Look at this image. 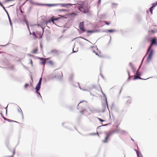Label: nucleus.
Wrapping results in <instances>:
<instances>
[{
  "label": "nucleus",
  "mask_w": 157,
  "mask_h": 157,
  "mask_svg": "<svg viewBox=\"0 0 157 157\" xmlns=\"http://www.w3.org/2000/svg\"><path fill=\"white\" fill-rule=\"evenodd\" d=\"M70 14L71 15L75 17L77 15V14L75 13H71Z\"/></svg>",
  "instance_id": "26"
},
{
  "label": "nucleus",
  "mask_w": 157,
  "mask_h": 157,
  "mask_svg": "<svg viewBox=\"0 0 157 157\" xmlns=\"http://www.w3.org/2000/svg\"><path fill=\"white\" fill-rule=\"evenodd\" d=\"M61 6L63 7H67L69 6H71L73 5V4H71L67 3V4H64V3H61L59 4Z\"/></svg>",
  "instance_id": "11"
},
{
  "label": "nucleus",
  "mask_w": 157,
  "mask_h": 157,
  "mask_svg": "<svg viewBox=\"0 0 157 157\" xmlns=\"http://www.w3.org/2000/svg\"><path fill=\"white\" fill-rule=\"evenodd\" d=\"M46 5L47 6H49V4H46Z\"/></svg>",
  "instance_id": "42"
},
{
  "label": "nucleus",
  "mask_w": 157,
  "mask_h": 157,
  "mask_svg": "<svg viewBox=\"0 0 157 157\" xmlns=\"http://www.w3.org/2000/svg\"><path fill=\"white\" fill-rule=\"evenodd\" d=\"M115 132L117 133H119L121 134H125L126 133V131L123 130H121L119 128H118L115 130Z\"/></svg>",
  "instance_id": "6"
},
{
  "label": "nucleus",
  "mask_w": 157,
  "mask_h": 157,
  "mask_svg": "<svg viewBox=\"0 0 157 157\" xmlns=\"http://www.w3.org/2000/svg\"><path fill=\"white\" fill-rule=\"evenodd\" d=\"M155 33V31L153 30L149 31L148 32L149 34L151 35L152 34L154 33Z\"/></svg>",
  "instance_id": "17"
},
{
  "label": "nucleus",
  "mask_w": 157,
  "mask_h": 157,
  "mask_svg": "<svg viewBox=\"0 0 157 157\" xmlns=\"http://www.w3.org/2000/svg\"><path fill=\"white\" fill-rule=\"evenodd\" d=\"M3 118L5 120H6V119H7V118H5V117H3Z\"/></svg>",
  "instance_id": "36"
},
{
  "label": "nucleus",
  "mask_w": 157,
  "mask_h": 157,
  "mask_svg": "<svg viewBox=\"0 0 157 157\" xmlns=\"http://www.w3.org/2000/svg\"><path fill=\"white\" fill-rule=\"evenodd\" d=\"M29 85L28 84H26L25 85V87L26 88L27 86H28Z\"/></svg>",
  "instance_id": "34"
},
{
  "label": "nucleus",
  "mask_w": 157,
  "mask_h": 157,
  "mask_svg": "<svg viewBox=\"0 0 157 157\" xmlns=\"http://www.w3.org/2000/svg\"><path fill=\"white\" fill-rule=\"evenodd\" d=\"M42 80V78L41 77L40 78L39 82L36 85L35 90H36V92L37 93H38V92L40 90V85L41 84V82Z\"/></svg>",
  "instance_id": "3"
},
{
  "label": "nucleus",
  "mask_w": 157,
  "mask_h": 157,
  "mask_svg": "<svg viewBox=\"0 0 157 157\" xmlns=\"http://www.w3.org/2000/svg\"><path fill=\"white\" fill-rule=\"evenodd\" d=\"M32 35H33V36H34V38H33L34 39V40L36 39L37 37H36V36L35 33L34 32H33V33H32Z\"/></svg>",
  "instance_id": "19"
},
{
  "label": "nucleus",
  "mask_w": 157,
  "mask_h": 157,
  "mask_svg": "<svg viewBox=\"0 0 157 157\" xmlns=\"http://www.w3.org/2000/svg\"><path fill=\"white\" fill-rule=\"evenodd\" d=\"M115 132V131H109L106 133V136L109 137L110 136L112 135V134L114 133Z\"/></svg>",
  "instance_id": "12"
},
{
  "label": "nucleus",
  "mask_w": 157,
  "mask_h": 157,
  "mask_svg": "<svg viewBox=\"0 0 157 157\" xmlns=\"http://www.w3.org/2000/svg\"><path fill=\"white\" fill-rule=\"evenodd\" d=\"M101 92H102V94H104V93H103V92H102V90H101Z\"/></svg>",
  "instance_id": "44"
},
{
  "label": "nucleus",
  "mask_w": 157,
  "mask_h": 157,
  "mask_svg": "<svg viewBox=\"0 0 157 157\" xmlns=\"http://www.w3.org/2000/svg\"><path fill=\"white\" fill-rule=\"evenodd\" d=\"M97 48L96 47H92L90 49V51L93 52L96 55L98 56V55L96 53V51L97 50Z\"/></svg>",
  "instance_id": "10"
},
{
  "label": "nucleus",
  "mask_w": 157,
  "mask_h": 157,
  "mask_svg": "<svg viewBox=\"0 0 157 157\" xmlns=\"http://www.w3.org/2000/svg\"><path fill=\"white\" fill-rule=\"evenodd\" d=\"M74 5H75V7L77 8L80 11L85 13H87V11L85 10L84 7V2H82L81 3H77Z\"/></svg>",
  "instance_id": "2"
},
{
  "label": "nucleus",
  "mask_w": 157,
  "mask_h": 157,
  "mask_svg": "<svg viewBox=\"0 0 157 157\" xmlns=\"http://www.w3.org/2000/svg\"><path fill=\"white\" fill-rule=\"evenodd\" d=\"M136 153L138 157H142V155L140 153H139V152L136 150Z\"/></svg>",
  "instance_id": "16"
},
{
  "label": "nucleus",
  "mask_w": 157,
  "mask_h": 157,
  "mask_svg": "<svg viewBox=\"0 0 157 157\" xmlns=\"http://www.w3.org/2000/svg\"><path fill=\"white\" fill-rule=\"evenodd\" d=\"M28 0H26V1H28Z\"/></svg>",
  "instance_id": "45"
},
{
  "label": "nucleus",
  "mask_w": 157,
  "mask_h": 157,
  "mask_svg": "<svg viewBox=\"0 0 157 157\" xmlns=\"http://www.w3.org/2000/svg\"><path fill=\"white\" fill-rule=\"evenodd\" d=\"M87 105V102L86 101H83L80 102L77 105V109L80 111L82 115H83L85 113L87 112L85 108Z\"/></svg>",
  "instance_id": "1"
},
{
  "label": "nucleus",
  "mask_w": 157,
  "mask_h": 157,
  "mask_svg": "<svg viewBox=\"0 0 157 157\" xmlns=\"http://www.w3.org/2000/svg\"><path fill=\"white\" fill-rule=\"evenodd\" d=\"M58 4H50L49 6H56Z\"/></svg>",
  "instance_id": "31"
},
{
  "label": "nucleus",
  "mask_w": 157,
  "mask_h": 157,
  "mask_svg": "<svg viewBox=\"0 0 157 157\" xmlns=\"http://www.w3.org/2000/svg\"><path fill=\"white\" fill-rule=\"evenodd\" d=\"M40 47L41 48H42V45L41 44L40 45Z\"/></svg>",
  "instance_id": "39"
},
{
  "label": "nucleus",
  "mask_w": 157,
  "mask_h": 157,
  "mask_svg": "<svg viewBox=\"0 0 157 157\" xmlns=\"http://www.w3.org/2000/svg\"><path fill=\"white\" fill-rule=\"evenodd\" d=\"M128 75L129 76H130V73L128 71Z\"/></svg>",
  "instance_id": "38"
},
{
  "label": "nucleus",
  "mask_w": 157,
  "mask_h": 157,
  "mask_svg": "<svg viewBox=\"0 0 157 157\" xmlns=\"http://www.w3.org/2000/svg\"><path fill=\"white\" fill-rule=\"evenodd\" d=\"M9 120V119H7L6 120L7 121H8Z\"/></svg>",
  "instance_id": "43"
},
{
  "label": "nucleus",
  "mask_w": 157,
  "mask_h": 157,
  "mask_svg": "<svg viewBox=\"0 0 157 157\" xmlns=\"http://www.w3.org/2000/svg\"><path fill=\"white\" fill-rule=\"evenodd\" d=\"M97 119L101 122H103L104 121L103 120H102L100 118H99L98 117H97Z\"/></svg>",
  "instance_id": "30"
},
{
  "label": "nucleus",
  "mask_w": 157,
  "mask_h": 157,
  "mask_svg": "<svg viewBox=\"0 0 157 157\" xmlns=\"http://www.w3.org/2000/svg\"><path fill=\"white\" fill-rule=\"evenodd\" d=\"M50 66L53 67L55 66V63L52 61H50Z\"/></svg>",
  "instance_id": "14"
},
{
  "label": "nucleus",
  "mask_w": 157,
  "mask_h": 157,
  "mask_svg": "<svg viewBox=\"0 0 157 157\" xmlns=\"http://www.w3.org/2000/svg\"><path fill=\"white\" fill-rule=\"evenodd\" d=\"M153 8V7H152V6L149 9V11L151 13V14H152V8Z\"/></svg>",
  "instance_id": "25"
},
{
  "label": "nucleus",
  "mask_w": 157,
  "mask_h": 157,
  "mask_svg": "<svg viewBox=\"0 0 157 157\" xmlns=\"http://www.w3.org/2000/svg\"><path fill=\"white\" fill-rule=\"evenodd\" d=\"M115 31V30H113V29H109V30H107L108 32H110V33L113 32H114Z\"/></svg>",
  "instance_id": "24"
},
{
  "label": "nucleus",
  "mask_w": 157,
  "mask_h": 157,
  "mask_svg": "<svg viewBox=\"0 0 157 157\" xmlns=\"http://www.w3.org/2000/svg\"><path fill=\"white\" fill-rule=\"evenodd\" d=\"M79 26L80 30L82 32H84L86 31L84 28V22L83 21L80 23Z\"/></svg>",
  "instance_id": "4"
},
{
  "label": "nucleus",
  "mask_w": 157,
  "mask_h": 157,
  "mask_svg": "<svg viewBox=\"0 0 157 157\" xmlns=\"http://www.w3.org/2000/svg\"><path fill=\"white\" fill-rule=\"evenodd\" d=\"M8 121L10 122H16L15 121H14L13 120H10V119H9V120H8Z\"/></svg>",
  "instance_id": "33"
},
{
  "label": "nucleus",
  "mask_w": 157,
  "mask_h": 157,
  "mask_svg": "<svg viewBox=\"0 0 157 157\" xmlns=\"http://www.w3.org/2000/svg\"><path fill=\"white\" fill-rule=\"evenodd\" d=\"M59 18H57L56 17H53L51 19V21L55 25H57V24L59 22Z\"/></svg>",
  "instance_id": "5"
},
{
  "label": "nucleus",
  "mask_w": 157,
  "mask_h": 157,
  "mask_svg": "<svg viewBox=\"0 0 157 157\" xmlns=\"http://www.w3.org/2000/svg\"><path fill=\"white\" fill-rule=\"evenodd\" d=\"M101 0H99L98 1V4H100L101 2Z\"/></svg>",
  "instance_id": "35"
},
{
  "label": "nucleus",
  "mask_w": 157,
  "mask_h": 157,
  "mask_svg": "<svg viewBox=\"0 0 157 157\" xmlns=\"http://www.w3.org/2000/svg\"><path fill=\"white\" fill-rule=\"evenodd\" d=\"M4 9H5V7H4V6H2Z\"/></svg>",
  "instance_id": "41"
},
{
  "label": "nucleus",
  "mask_w": 157,
  "mask_h": 157,
  "mask_svg": "<svg viewBox=\"0 0 157 157\" xmlns=\"http://www.w3.org/2000/svg\"><path fill=\"white\" fill-rule=\"evenodd\" d=\"M18 111H19V112L21 113V114L22 115V118L23 119L24 118L23 114V113H22V112L21 110V109H18Z\"/></svg>",
  "instance_id": "18"
},
{
  "label": "nucleus",
  "mask_w": 157,
  "mask_h": 157,
  "mask_svg": "<svg viewBox=\"0 0 157 157\" xmlns=\"http://www.w3.org/2000/svg\"><path fill=\"white\" fill-rule=\"evenodd\" d=\"M153 54V50H151L150 52V54L149 55V56H148V57L147 59V61L148 62H149L150 60L151 59L152 55Z\"/></svg>",
  "instance_id": "9"
},
{
  "label": "nucleus",
  "mask_w": 157,
  "mask_h": 157,
  "mask_svg": "<svg viewBox=\"0 0 157 157\" xmlns=\"http://www.w3.org/2000/svg\"><path fill=\"white\" fill-rule=\"evenodd\" d=\"M38 34H39V37L40 38H41V36H42V35L41 34V33H38Z\"/></svg>",
  "instance_id": "32"
},
{
  "label": "nucleus",
  "mask_w": 157,
  "mask_h": 157,
  "mask_svg": "<svg viewBox=\"0 0 157 157\" xmlns=\"http://www.w3.org/2000/svg\"><path fill=\"white\" fill-rule=\"evenodd\" d=\"M109 137L107 136H106L105 140H104L103 141V142L104 143L107 142L108 139H109Z\"/></svg>",
  "instance_id": "15"
},
{
  "label": "nucleus",
  "mask_w": 157,
  "mask_h": 157,
  "mask_svg": "<svg viewBox=\"0 0 157 157\" xmlns=\"http://www.w3.org/2000/svg\"><path fill=\"white\" fill-rule=\"evenodd\" d=\"M87 32L88 33H93L94 32V31H92V30H87Z\"/></svg>",
  "instance_id": "28"
},
{
  "label": "nucleus",
  "mask_w": 157,
  "mask_h": 157,
  "mask_svg": "<svg viewBox=\"0 0 157 157\" xmlns=\"http://www.w3.org/2000/svg\"><path fill=\"white\" fill-rule=\"evenodd\" d=\"M137 75L136 76H135L134 78V79H137V78L141 79L140 77L138 76L139 75H138L137 74Z\"/></svg>",
  "instance_id": "22"
},
{
  "label": "nucleus",
  "mask_w": 157,
  "mask_h": 157,
  "mask_svg": "<svg viewBox=\"0 0 157 157\" xmlns=\"http://www.w3.org/2000/svg\"><path fill=\"white\" fill-rule=\"evenodd\" d=\"M51 53L54 54H58L59 52L56 50H53L51 51Z\"/></svg>",
  "instance_id": "13"
},
{
  "label": "nucleus",
  "mask_w": 157,
  "mask_h": 157,
  "mask_svg": "<svg viewBox=\"0 0 157 157\" xmlns=\"http://www.w3.org/2000/svg\"><path fill=\"white\" fill-rule=\"evenodd\" d=\"M151 45H150V46L148 49V51L151 48V47L152 45L157 44L156 40L155 38L152 39V40H151Z\"/></svg>",
  "instance_id": "7"
},
{
  "label": "nucleus",
  "mask_w": 157,
  "mask_h": 157,
  "mask_svg": "<svg viewBox=\"0 0 157 157\" xmlns=\"http://www.w3.org/2000/svg\"><path fill=\"white\" fill-rule=\"evenodd\" d=\"M157 5V1L156 2L153 3L152 4V7H154Z\"/></svg>",
  "instance_id": "20"
},
{
  "label": "nucleus",
  "mask_w": 157,
  "mask_h": 157,
  "mask_svg": "<svg viewBox=\"0 0 157 157\" xmlns=\"http://www.w3.org/2000/svg\"><path fill=\"white\" fill-rule=\"evenodd\" d=\"M38 47H36L34 48L32 51L31 53L33 54H36L38 53Z\"/></svg>",
  "instance_id": "8"
},
{
  "label": "nucleus",
  "mask_w": 157,
  "mask_h": 157,
  "mask_svg": "<svg viewBox=\"0 0 157 157\" xmlns=\"http://www.w3.org/2000/svg\"><path fill=\"white\" fill-rule=\"evenodd\" d=\"M120 122H117L116 123V128H117V129L118 128V127L120 125Z\"/></svg>",
  "instance_id": "23"
},
{
  "label": "nucleus",
  "mask_w": 157,
  "mask_h": 157,
  "mask_svg": "<svg viewBox=\"0 0 157 157\" xmlns=\"http://www.w3.org/2000/svg\"><path fill=\"white\" fill-rule=\"evenodd\" d=\"M103 21L106 25H109L110 24V23L106 21Z\"/></svg>",
  "instance_id": "27"
},
{
  "label": "nucleus",
  "mask_w": 157,
  "mask_h": 157,
  "mask_svg": "<svg viewBox=\"0 0 157 157\" xmlns=\"http://www.w3.org/2000/svg\"><path fill=\"white\" fill-rule=\"evenodd\" d=\"M45 63V60L44 59H43L41 63L42 64H44Z\"/></svg>",
  "instance_id": "21"
},
{
  "label": "nucleus",
  "mask_w": 157,
  "mask_h": 157,
  "mask_svg": "<svg viewBox=\"0 0 157 157\" xmlns=\"http://www.w3.org/2000/svg\"><path fill=\"white\" fill-rule=\"evenodd\" d=\"M29 61V62H30V63L31 64L32 66H33V61H32V59H30Z\"/></svg>",
  "instance_id": "29"
},
{
  "label": "nucleus",
  "mask_w": 157,
  "mask_h": 157,
  "mask_svg": "<svg viewBox=\"0 0 157 157\" xmlns=\"http://www.w3.org/2000/svg\"><path fill=\"white\" fill-rule=\"evenodd\" d=\"M0 5H1L2 6H3V5L1 3V2H0Z\"/></svg>",
  "instance_id": "37"
},
{
  "label": "nucleus",
  "mask_w": 157,
  "mask_h": 157,
  "mask_svg": "<svg viewBox=\"0 0 157 157\" xmlns=\"http://www.w3.org/2000/svg\"><path fill=\"white\" fill-rule=\"evenodd\" d=\"M20 11H21V13H23V12H22V10H20Z\"/></svg>",
  "instance_id": "40"
}]
</instances>
